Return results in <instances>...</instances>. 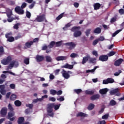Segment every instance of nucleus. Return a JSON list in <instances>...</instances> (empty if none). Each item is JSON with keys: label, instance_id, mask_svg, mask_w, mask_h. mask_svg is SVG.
Instances as JSON below:
<instances>
[{"label": "nucleus", "instance_id": "obj_27", "mask_svg": "<svg viewBox=\"0 0 124 124\" xmlns=\"http://www.w3.org/2000/svg\"><path fill=\"white\" fill-rule=\"evenodd\" d=\"M77 117H88V115L83 112H79L77 114Z\"/></svg>", "mask_w": 124, "mask_h": 124}, {"label": "nucleus", "instance_id": "obj_17", "mask_svg": "<svg viewBox=\"0 0 124 124\" xmlns=\"http://www.w3.org/2000/svg\"><path fill=\"white\" fill-rule=\"evenodd\" d=\"M36 60L37 62H40L44 61V56L43 55H36Z\"/></svg>", "mask_w": 124, "mask_h": 124}, {"label": "nucleus", "instance_id": "obj_57", "mask_svg": "<svg viewBox=\"0 0 124 124\" xmlns=\"http://www.w3.org/2000/svg\"><path fill=\"white\" fill-rule=\"evenodd\" d=\"M118 12L120 15H124V9H120L119 10Z\"/></svg>", "mask_w": 124, "mask_h": 124}, {"label": "nucleus", "instance_id": "obj_1", "mask_svg": "<svg viewBox=\"0 0 124 124\" xmlns=\"http://www.w3.org/2000/svg\"><path fill=\"white\" fill-rule=\"evenodd\" d=\"M53 108H54V103L47 104L46 108L47 115L51 118H54V115H55V113L53 112Z\"/></svg>", "mask_w": 124, "mask_h": 124}, {"label": "nucleus", "instance_id": "obj_28", "mask_svg": "<svg viewBox=\"0 0 124 124\" xmlns=\"http://www.w3.org/2000/svg\"><path fill=\"white\" fill-rule=\"evenodd\" d=\"M101 28L98 27L96 28L93 31L94 33H97L98 34L101 33Z\"/></svg>", "mask_w": 124, "mask_h": 124}, {"label": "nucleus", "instance_id": "obj_54", "mask_svg": "<svg viewBox=\"0 0 124 124\" xmlns=\"http://www.w3.org/2000/svg\"><path fill=\"white\" fill-rule=\"evenodd\" d=\"M20 23H17L14 26V29L15 30H18L19 29V26H20Z\"/></svg>", "mask_w": 124, "mask_h": 124}, {"label": "nucleus", "instance_id": "obj_33", "mask_svg": "<svg viewBox=\"0 0 124 124\" xmlns=\"http://www.w3.org/2000/svg\"><path fill=\"white\" fill-rule=\"evenodd\" d=\"M94 104H93V103H91L89 105L87 109L88 110H89V111H91L92 110H93V108H94Z\"/></svg>", "mask_w": 124, "mask_h": 124}, {"label": "nucleus", "instance_id": "obj_24", "mask_svg": "<svg viewBox=\"0 0 124 124\" xmlns=\"http://www.w3.org/2000/svg\"><path fill=\"white\" fill-rule=\"evenodd\" d=\"M108 92V89L107 88H104L102 89H100L99 90V93H101V94H106Z\"/></svg>", "mask_w": 124, "mask_h": 124}, {"label": "nucleus", "instance_id": "obj_26", "mask_svg": "<svg viewBox=\"0 0 124 124\" xmlns=\"http://www.w3.org/2000/svg\"><path fill=\"white\" fill-rule=\"evenodd\" d=\"M45 59L46 62H53V59L50 56H46Z\"/></svg>", "mask_w": 124, "mask_h": 124}, {"label": "nucleus", "instance_id": "obj_56", "mask_svg": "<svg viewBox=\"0 0 124 124\" xmlns=\"http://www.w3.org/2000/svg\"><path fill=\"white\" fill-rule=\"evenodd\" d=\"M48 100L49 101H52V102H55V101H56V98L54 97H49Z\"/></svg>", "mask_w": 124, "mask_h": 124}, {"label": "nucleus", "instance_id": "obj_14", "mask_svg": "<svg viewBox=\"0 0 124 124\" xmlns=\"http://www.w3.org/2000/svg\"><path fill=\"white\" fill-rule=\"evenodd\" d=\"M65 45L69 46L68 47L69 50H72V49H74L76 46V45L73 42L66 43L65 44Z\"/></svg>", "mask_w": 124, "mask_h": 124}, {"label": "nucleus", "instance_id": "obj_60", "mask_svg": "<svg viewBox=\"0 0 124 124\" xmlns=\"http://www.w3.org/2000/svg\"><path fill=\"white\" fill-rule=\"evenodd\" d=\"M121 73H122V70H119L118 71V72H116L114 74V76H119V75H120V74H121Z\"/></svg>", "mask_w": 124, "mask_h": 124}, {"label": "nucleus", "instance_id": "obj_22", "mask_svg": "<svg viewBox=\"0 0 124 124\" xmlns=\"http://www.w3.org/2000/svg\"><path fill=\"white\" fill-rule=\"evenodd\" d=\"M90 59H91V56H90L89 55L83 57L82 59V64H85V63H86V62H87L89 61Z\"/></svg>", "mask_w": 124, "mask_h": 124}, {"label": "nucleus", "instance_id": "obj_12", "mask_svg": "<svg viewBox=\"0 0 124 124\" xmlns=\"http://www.w3.org/2000/svg\"><path fill=\"white\" fill-rule=\"evenodd\" d=\"M5 85H0V93L2 95H5L6 94V90H5Z\"/></svg>", "mask_w": 124, "mask_h": 124}, {"label": "nucleus", "instance_id": "obj_42", "mask_svg": "<svg viewBox=\"0 0 124 124\" xmlns=\"http://www.w3.org/2000/svg\"><path fill=\"white\" fill-rule=\"evenodd\" d=\"M74 92L76 93H77V94H79V93H82V89H75L74 90Z\"/></svg>", "mask_w": 124, "mask_h": 124}, {"label": "nucleus", "instance_id": "obj_43", "mask_svg": "<svg viewBox=\"0 0 124 124\" xmlns=\"http://www.w3.org/2000/svg\"><path fill=\"white\" fill-rule=\"evenodd\" d=\"M121 31H122V30H118L116 31L114 33L112 34V37H115V36H116L117 34H118V33H119V32H121Z\"/></svg>", "mask_w": 124, "mask_h": 124}, {"label": "nucleus", "instance_id": "obj_11", "mask_svg": "<svg viewBox=\"0 0 124 124\" xmlns=\"http://www.w3.org/2000/svg\"><path fill=\"white\" fill-rule=\"evenodd\" d=\"M115 82L114 79L112 78H108L107 79H104L103 81V84L107 85L108 84H113Z\"/></svg>", "mask_w": 124, "mask_h": 124}, {"label": "nucleus", "instance_id": "obj_63", "mask_svg": "<svg viewBox=\"0 0 124 124\" xmlns=\"http://www.w3.org/2000/svg\"><path fill=\"white\" fill-rule=\"evenodd\" d=\"M98 41H99L98 39H96V40H94L93 43V46H95V45H96V44H97V43H98Z\"/></svg>", "mask_w": 124, "mask_h": 124}, {"label": "nucleus", "instance_id": "obj_61", "mask_svg": "<svg viewBox=\"0 0 124 124\" xmlns=\"http://www.w3.org/2000/svg\"><path fill=\"white\" fill-rule=\"evenodd\" d=\"M57 100L60 102L63 101L64 100V97L61 96L60 98H57Z\"/></svg>", "mask_w": 124, "mask_h": 124}, {"label": "nucleus", "instance_id": "obj_25", "mask_svg": "<svg viewBox=\"0 0 124 124\" xmlns=\"http://www.w3.org/2000/svg\"><path fill=\"white\" fill-rule=\"evenodd\" d=\"M101 5L99 3H96L94 4L93 7L94 10H98L100 8Z\"/></svg>", "mask_w": 124, "mask_h": 124}, {"label": "nucleus", "instance_id": "obj_58", "mask_svg": "<svg viewBox=\"0 0 124 124\" xmlns=\"http://www.w3.org/2000/svg\"><path fill=\"white\" fill-rule=\"evenodd\" d=\"M26 7H27V4L25 2H23L20 8H21V9H24V8H26Z\"/></svg>", "mask_w": 124, "mask_h": 124}, {"label": "nucleus", "instance_id": "obj_48", "mask_svg": "<svg viewBox=\"0 0 124 124\" xmlns=\"http://www.w3.org/2000/svg\"><path fill=\"white\" fill-rule=\"evenodd\" d=\"M24 62L25 64H30V58H25L24 60Z\"/></svg>", "mask_w": 124, "mask_h": 124}, {"label": "nucleus", "instance_id": "obj_52", "mask_svg": "<svg viewBox=\"0 0 124 124\" xmlns=\"http://www.w3.org/2000/svg\"><path fill=\"white\" fill-rule=\"evenodd\" d=\"M70 26H71V24H70V23H68V24L65 25L64 27L63 28V30L64 31H66V29H67V28H69Z\"/></svg>", "mask_w": 124, "mask_h": 124}, {"label": "nucleus", "instance_id": "obj_6", "mask_svg": "<svg viewBox=\"0 0 124 124\" xmlns=\"http://www.w3.org/2000/svg\"><path fill=\"white\" fill-rule=\"evenodd\" d=\"M12 35V33H7L5 34V37L7 38V41L8 42H13L15 39L13 37L11 36Z\"/></svg>", "mask_w": 124, "mask_h": 124}, {"label": "nucleus", "instance_id": "obj_29", "mask_svg": "<svg viewBox=\"0 0 124 124\" xmlns=\"http://www.w3.org/2000/svg\"><path fill=\"white\" fill-rule=\"evenodd\" d=\"M56 45V42L53 41L50 42L49 45H48V47L49 48L51 49L54 47V46Z\"/></svg>", "mask_w": 124, "mask_h": 124}, {"label": "nucleus", "instance_id": "obj_5", "mask_svg": "<svg viewBox=\"0 0 124 124\" xmlns=\"http://www.w3.org/2000/svg\"><path fill=\"white\" fill-rule=\"evenodd\" d=\"M18 65L19 62H18V61L16 60H13L10 62V64L7 66V69H11L12 68H13L14 66H15V67H17Z\"/></svg>", "mask_w": 124, "mask_h": 124}, {"label": "nucleus", "instance_id": "obj_45", "mask_svg": "<svg viewBox=\"0 0 124 124\" xmlns=\"http://www.w3.org/2000/svg\"><path fill=\"white\" fill-rule=\"evenodd\" d=\"M61 107V104L59 105H55V103H54V107L55 110L57 111V110H58V109L60 108V107Z\"/></svg>", "mask_w": 124, "mask_h": 124}, {"label": "nucleus", "instance_id": "obj_2", "mask_svg": "<svg viewBox=\"0 0 124 124\" xmlns=\"http://www.w3.org/2000/svg\"><path fill=\"white\" fill-rule=\"evenodd\" d=\"M78 30H80V27L74 26L71 28V31L74 32V37H79L82 35V32Z\"/></svg>", "mask_w": 124, "mask_h": 124}, {"label": "nucleus", "instance_id": "obj_62", "mask_svg": "<svg viewBox=\"0 0 124 124\" xmlns=\"http://www.w3.org/2000/svg\"><path fill=\"white\" fill-rule=\"evenodd\" d=\"M92 54L93 56H95V57H97L98 56V53H97V51L93 50L92 52Z\"/></svg>", "mask_w": 124, "mask_h": 124}, {"label": "nucleus", "instance_id": "obj_50", "mask_svg": "<svg viewBox=\"0 0 124 124\" xmlns=\"http://www.w3.org/2000/svg\"><path fill=\"white\" fill-rule=\"evenodd\" d=\"M35 4V1H33L31 3V4L29 5V8L30 9H32L33 7H34V5Z\"/></svg>", "mask_w": 124, "mask_h": 124}, {"label": "nucleus", "instance_id": "obj_46", "mask_svg": "<svg viewBox=\"0 0 124 124\" xmlns=\"http://www.w3.org/2000/svg\"><path fill=\"white\" fill-rule=\"evenodd\" d=\"M64 14V13H62L61 14H60L59 16H58L56 17V20H57V21L61 20L62 19V17H63Z\"/></svg>", "mask_w": 124, "mask_h": 124}, {"label": "nucleus", "instance_id": "obj_9", "mask_svg": "<svg viewBox=\"0 0 124 124\" xmlns=\"http://www.w3.org/2000/svg\"><path fill=\"white\" fill-rule=\"evenodd\" d=\"M0 114L2 118L6 117V115H7V108H2L0 111Z\"/></svg>", "mask_w": 124, "mask_h": 124}, {"label": "nucleus", "instance_id": "obj_34", "mask_svg": "<svg viewBox=\"0 0 124 124\" xmlns=\"http://www.w3.org/2000/svg\"><path fill=\"white\" fill-rule=\"evenodd\" d=\"M4 54V48L3 46H0V57H1L2 55Z\"/></svg>", "mask_w": 124, "mask_h": 124}, {"label": "nucleus", "instance_id": "obj_23", "mask_svg": "<svg viewBox=\"0 0 124 124\" xmlns=\"http://www.w3.org/2000/svg\"><path fill=\"white\" fill-rule=\"evenodd\" d=\"M67 59L66 56H58L56 58V61L60 62V61H65Z\"/></svg>", "mask_w": 124, "mask_h": 124}, {"label": "nucleus", "instance_id": "obj_18", "mask_svg": "<svg viewBox=\"0 0 124 124\" xmlns=\"http://www.w3.org/2000/svg\"><path fill=\"white\" fill-rule=\"evenodd\" d=\"M31 45H33V42L32 41H30V42H27L25 43L24 48L29 49V48H31Z\"/></svg>", "mask_w": 124, "mask_h": 124}, {"label": "nucleus", "instance_id": "obj_59", "mask_svg": "<svg viewBox=\"0 0 124 124\" xmlns=\"http://www.w3.org/2000/svg\"><path fill=\"white\" fill-rule=\"evenodd\" d=\"M10 88L12 89V90H14L16 87L15 84L12 83L10 85Z\"/></svg>", "mask_w": 124, "mask_h": 124}, {"label": "nucleus", "instance_id": "obj_35", "mask_svg": "<svg viewBox=\"0 0 124 124\" xmlns=\"http://www.w3.org/2000/svg\"><path fill=\"white\" fill-rule=\"evenodd\" d=\"M116 51H111L109 52L108 54L107 55L108 58V57H112V56H114V55H116Z\"/></svg>", "mask_w": 124, "mask_h": 124}, {"label": "nucleus", "instance_id": "obj_31", "mask_svg": "<svg viewBox=\"0 0 124 124\" xmlns=\"http://www.w3.org/2000/svg\"><path fill=\"white\" fill-rule=\"evenodd\" d=\"M90 63H96V58H91L89 59Z\"/></svg>", "mask_w": 124, "mask_h": 124}, {"label": "nucleus", "instance_id": "obj_51", "mask_svg": "<svg viewBox=\"0 0 124 124\" xmlns=\"http://www.w3.org/2000/svg\"><path fill=\"white\" fill-rule=\"evenodd\" d=\"M108 118H109L108 114H105L104 115L102 116V119H103V120H107V119H108Z\"/></svg>", "mask_w": 124, "mask_h": 124}, {"label": "nucleus", "instance_id": "obj_38", "mask_svg": "<svg viewBox=\"0 0 124 124\" xmlns=\"http://www.w3.org/2000/svg\"><path fill=\"white\" fill-rule=\"evenodd\" d=\"M62 44V41H60L57 42H55V47H60Z\"/></svg>", "mask_w": 124, "mask_h": 124}, {"label": "nucleus", "instance_id": "obj_44", "mask_svg": "<svg viewBox=\"0 0 124 124\" xmlns=\"http://www.w3.org/2000/svg\"><path fill=\"white\" fill-rule=\"evenodd\" d=\"M26 16L27 18L30 19L31 16V12H30L29 11H26Z\"/></svg>", "mask_w": 124, "mask_h": 124}, {"label": "nucleus", "instance_id": "obj_41", "mask_svg": "<svg viewBox=\"0 0 124 124\" xmlns=\"http://www.w3.org/2000/svg\"><path fill=\"white\" fill-rule=\"evenodd\" d=\"M50 93L52 95H56V94H57V91L53 89H51L50 90Z\"/></svg>", "mask_w": 124, "mask_h": 124}, {"label": "nucleus", "instance_id": "obj_47", "mask_svg": "<svg viewBox=\"0 0 124 124\" xmlns=\"http://www.w3.org/2000/svg\"><path fill=\"white\" fill-rule=\"evenodd\" d=\"M8 108L10 111H13L14 110V108H13V107H12V105H11V104H8Z\"/></svg>", "mask_w": 124, "mask_h": 124}, {"label": "nucleus", "instance_id": "obj_15", "mask_svg": "<svg viewBox=\"0 0 124 124\" xmlns=\"http://www.w3.org/2000/svg\"><path fill=\"white\" fill-rule=\"evenodd\" d=\"M108 59L109 57H108L107 55H103L99 57V61H100L101 62H107Z\"/></svg>", "mask_w": 124, "mask_h": 124}, {"label": "nucleus", "instance_id": "obj_8", "mask_svg": "<svg viewBox=\"0 0 124 124\" xmlns=\"http://www.w3.org/2000/svg\"><path fill=\"white\" fill-rule=\"evenodd\" d=\"M11 61H12L11 57L8 56L6 59H4L2 60L1 63L2 64H4V65H7V64L9 63V62H11Z\"/></svg>", "mask_w": 124, "mask_h": 124}, {"label": "nucleus", "instance_id": "obj_20", "mask_svg": "<svg viewBox=\"0 0 124 124\" xmlns=\"http://www.w3.org/2000/svg\"><path fill=\"white\" fill-rule=\"evenodd\" d=\"M100 97V95L99 94H95L92 95L90 97V99L91 100H92V101L97 100V99H99Z\"/></svg>", "mask_w": 124, "mask_h": 124}, {"label": "nucleus", "instance_id": "obj_30", "mask_svg": "<svg viewBox=\"0 0 124 124\" xmlns=\"http://www.w3.org/2000/svg\"><path fill=\"white\" fill-rule=\"evenodd\" d=\"M15 115V113L13 111H9L8 113V119H10V118H12V117H14Z\"/></svg>", "mask_w": 124, "mask_h": 124}, {"label": "nucleus", "instance_id": "obj_49", "mask_svg": "<svg viewBox=\"0 0 124 124\" xmlns=\"http://www.w3.org/2000/svg\"><path fill=\"white\" fill-rule=\"evenodd\" d=\"M91 31H92V29H87L86 31L85 32L86 36H89V35H90V33H91Z\"/></svg>", "mask_w": 124, "mask_h": 124}, {"label": "nucleus", "instance_id": "obj_39", "mask_svg": "<svg viewBox=\"0 0 124 124\" xmlns=\"http://www.w3.org/2000/svg\"><path fill=\"white\" fill-rule=\"evenodd\" d=\"M116 104L117 102L114 100H112L110 101L109 105H110L111 106H115V105H116Z\"/></svg>", "mask_w": 124, "mask_h": 124}, {"label": "nucleus", "instance_id": "obj_37", "mask_svg": "<svg viewBox=\"0 0 124 124\" xmlns=\"http://www.w3.org/2000/svg\"><path fill=\"white\" fill-rule=\"evenodd\" d=\"M85 93L86 94H93L94 93V91L92 90V91H89V90H86L85 91Z\"/></svg>", "mask_w": 124, "mask_h": 124}, {"label": "nucleus", "instance_id": "obj_21", "mask_svg": "<svg viewBox=\"0 0 124 124\" xmlns=\"http://www.w3.org/2000/svg\"><path fill=\"white\" fill-rule=\"evenodd\" d=\"M73 65H70L68 63H66L64 65L61 66L62 68H67L68 69H72L73 68Z\"/></svg>", "mask_w": 124, "mask_h": 124}, {"label": "nucleus", "instance_id": "obj_7", "mask_svg": "<svg viewBox=\"0 0 124 124\" xmlns=\"http://www.w3.org/2000/svg\"><path fill=\"white\" fill-rule=\"evenodd\" d=\"M15 12L17 13V14H19V15H23V14H25V11L23 10L20 6H17L15 8Z\"/></svg>", "mask_w": 124, "mask_h": 124}, {"label": "nucleus", "instance_id": "obj_13", "mask_svg": "<svg viewBox=\"0 0 124 124\" xmlns=\"http://www.w3.org/2000/svg\"><path fill=\"white\" fill-rule=\"evenodd\" d=\"M119 91H120V89L119 88H116L111 91L110 93L112 95L116 94V96H120V95H121V93Z\"/></svg>", "mask_w": 124, "mask_h": 124}, {"label": "nucleus", "instance_id": "obj_40", "mask_svg": "<svg viewBox=\"0 0 124 124\" xmlns=\"http://www.w3.org/2000/svg\"><path fill=\"white\" fill-rule=\"evenodd\" d=\"M16 98H17V95L12 94L10 97V100H16Z\"/></svg>", "mask_w": 124, "mask_h": 124}, {"label": "nucleus", "instance_id": "obj_55", "mask_svg": "<svg viewBox=\"0 0 124 124\" xmlns=\"http://www.w3.org/2000/svg\"><path fill=\"white\" fill-rule=\"evenodd\" d=\"M78 57V54L75 53H73L70 55V57L71 58H77Z\"/></svg>", "mask_w": 124, "mask_h": 124}, {"label": "nucleus", "instance_id": "obj_3", "mask_svg": "<svg viewBox=\"0 0 124 124\" xmlns=\"http://www.w3.org/2000/svg\"><path fill=\"white\" fill-rule=\"evenodd\" d=\"M37 22H45V23H48V21L46 19V16L45 14L41 15L40 16H37L35 18Z\"/></svg>", "mask_w": 124, "mask_h": 124}, {"label": "nucleus", "instance_id": "obj_64", "mask_svg": "<svg viewBox=\"0 0 124 124\" xmlns=\"http://www.w3.org/2000/svg\"><path fill=\"white\" fill-rule=\"evenodd\" d=\"M117 21L116 17H112L110 20V23H115Z\"/></svg>", "mask_w": 124, "mask_h": 124}, {"label": "nucleus", "instance_id": "obj_10", "mask_svg": "<svg viewBox=\"0 0 124 124\" xmlns=\"http://www.w3.org/2000/svg\"><path fill=\"white\" fill-rule=\"evenodd\" d=\"M68 73H71V72L69 71L66 72L64 69H63L62 72V75L65 79H68L70 77V75Z\"/></svg>", "mask_w": 124, "mask_h": 124}, {"label": "nucleus", "instance_id": "obj_19", "mask_svg": "<svg viewBox=\"0 0 124 124\" xmlns=\"http://www.w3.org/2000/svg\"><path fill=\"white\" fill-rule=\"evenodd\" d=\"M123 62H124V59L120 58V59L116 60L114 62V65L115 66H120V65H121V64H122V63Z\"/></svg>", "mask_w": 124, "mask_h": 124}, {"label": "nucleus", "instance_id": "obj_16", "mask_svg": "<svg viewBox=\"0 0 124 124\" xmlns=\"http://www.w3.org/2000/svg\"><path fill=\"white\" fill-rule=\"evenodd\" d=\"M48 48H49V47H48V46L45 45L44 46H42V51L46 50V53L47 54L51 53L52 50H51V49Z\"/></svg>", "mask_w": 124, "mask_h": 124}, {"label": "nucleus", "instance_id": "obj_4", "mask_svg": "<svg viewBox=\"0 0 124 124\" xmlns=\"http://www.w3.org/2000/svg\"><path fill=\"white\" fill-rule=\"evenodd\" d=\"M7 21L9 23H11V22H13L14 20H19V17L16 16L15 17H12V12H10L9 13L7 14Z\"/></svg>", "mask_w": 124, "mask_h": 124}, {"label": "nucleus", "instance_id": "obj_36", "mask_svg": "<svg viewBox=\"0 0 124 124\" xmlns=\"http://www.w3.org/2000/svg\"><path fill=\"white\" fill-rule=\"evenodd\" d=\"M23 37V35L20 33H18L17 35L15 37V40H18V39H20V38H22Z\"/></svg>", "mask_w": 124, "mask_h": 124}, {"label": "nucleus", "instance_id": "obj_32", "mask_svg": "<svg viewBox=\"0 0 124 124\" xmlns=\"http://www.w3.org/2000/svg\"><path fill=\"white\" fill-rule=\"evenodd\" d=\"M15 105L16 106V107H20L22 105V102L19 100H16L15 101Z\"/></svg>", "mask_w": 124, "mask_h": 124}, {"label": "nucleus", "instance_id": "obj_53", "mask_svg": "<svg viewBox=\"0 0 124 124\" xmlns=\"http://www.w3.org/2000/svg\"><path fill=\"white\" fill-rule=\"evenodd\" d=\"M26 107H29L30 109H32L33 108V104H27L26 105Z\"/></svg>", "mask_w": 124, "mask_h": 124}]
</instances>
